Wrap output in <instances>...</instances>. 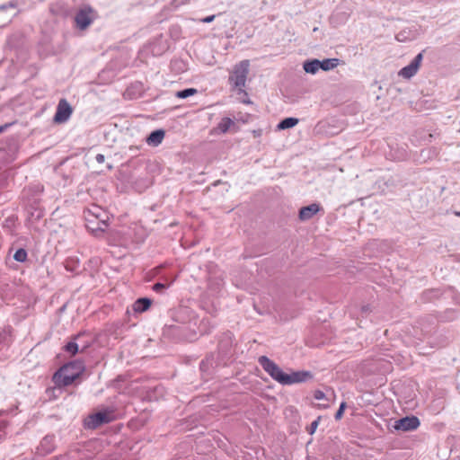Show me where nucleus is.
<instances>
[{
  "mask_svg": "<svg viewBox=\"0 0 460 460\" xmlns=\"http://www.w3.org/2000/svg\"><path fill=\"white\" fill-rule=\"evenodd\" d=\"M64 349H65V351L69 353L71 356H75L79 351L78 344L75 341L68 342L64 347Z\"/></svg>",
  "mask_w": 460,
  "mask_h": 460,
  "instance_id": "19",
  "label": "nucleus"
},
{
  "mask_svg": "<svg viewBox=\"0 0 460 460\" xmlns=\"http://www.w3.org/2000/svg\"><path fill=\"white\" fill-rule=\"evenodd\" d=\"M320 60L313 59L304 63V69L306 73L315 74L320 69Z\"/></svg>",
  "mask_w": 460,
  "mask_h": 460,
  "instance_id": "14",
  "label": "nucleus"
},
{
  "mask_svg": "<svg viewBox=\"0 0 460 460\" xmlns=\"http://www.w3.org/2000/svg\"><path fill=\"white\" fill-rule=\"evenodd\" d=\"M298 123V119L296 118H286L281 120L278 125V129H287L295 127Z\"/></svg>",
  "mask_w": 460,
  "mask_h": 460,
  "instance_id": "17",
  "label": "nucleus"
},
{
  "mask_svg": "<svg viewBox=\"0 0 460 460\" xmlns=\"http://www.w3.org/2000/svg\"><path fill=\"white\" fill-rule=\"evenodd\" d=\"M87 227L92 231L103 232L108 226L106 212L98 206H92L84 212Z\"/></svg>",
  "mask_w": 460,
  "mask_h": 460,
  "instance_id": "4",
  "label": "nucleus"
},
{
  "mask_svg": "<svg viewBox=\"0 0 460 460\" xmlns=\"http://www.w3.org/2000/svg\"><path fill=\"white\" fill-rule=\"evenodd\" d=\"M320 419H321V418L319 417L317 420H314V421L311 423V425H310V427H309V429H308V432H309L310 434H314V433L315 432V430H316V429H317V427H318V425H319Z\"/></svg>",
  "mask_w": 460,
  "mask_h": 460,
  "instance_id": "22",
  "label": "nucleus"
},
{
  "mask_svg": "<svg viewBox=\"0 0 460 460\" xmlns=\"http://www.w3.org/2000/svg\"><path fill=\"white\" fill-rule=\"evenodd\" d=\"M420 426V420L417 417H405L396 421L394 428L398 430L410 431L414 430Z\"/></svg>",
  "mask_w": 460,
  "mask_h": 460,
  "instance_id": "10",
  "label": "nucleus"
},
{
  "mask_svg": "<svg viewBox=\"0 0 460 460\" xmlns=\"http://www.w3.org/2000/svg\"><path fill=\"white\" fill-rule=\"evenodd\" d=\"M85 367L83 361L75 360L62 366L52 377V381L58 387L67 386L73 384L84 372Z\"/></svg>",
  "mask_w": 460,
  "mask_h": 460,
  "instance_id": "2",
  "label": "nucleus"
},
{
  "mask_svg": "<svg viewBox=\"0 0 460 460\" xmlns=\"http://www.w3.org/2000/svg\"><path fill=\"white\" fill-rule=\"evenodd\" d=\"M0 424H1V428H3V429L5 428L7 425V423L5 421H1Z\"/></svg>",
  "mask_w": 460,
  "mask_h": 460,
  "instance_id": "27",
  "label": "nucleus"
},
{
  "mask_svg": "<svg viewBox=\"0 0 460 460\" xmlns=\"http://www.w3.org/2000/svg\"><path fill=\"white\" fill-rule=\"evenodd\" d=\"M215 17H216L215 15L207 16V17L201 19L200 22H204V23H208V22H213Z\"/></svg>",
  "mask_w": 460,
  "mask_h": 460,
  "instance_id": "24",
  "label": "nucleus"
},
{
  "mask_svg": "<svg viewBox=\"0 0 460 460\" xmlns=\"http://www.w3.org/2000/svg\"><path fill=\"white\" fill-rule=\"evenodd\" d=\"M321 210V207L317 203H312L308 206L303 207L299 210L298 217L301 221L311 219Z\"/></svg>",
  "mask_w": 460,
  "mask_h": 460,
  "instance_id": "11",
  "label": "nucleus"
},
{
  "mask_svg": "<svg viewBox=\"0 0 460 460\" xmlns=\"http://www.w3.org/2000/svg\"><path fill=\"white\" fill-rule=\"evenodd\" d=\"M243 102L246 103V104L252 103V102L250 100H248V99H245V101H243Z\"/></svg>",
  "mask_w": 460,
  "mask_h": 460,
  "instance_id": "28",
  "label": "nucleus"
},
{
  "mask_svg": "<svg viewBox=\"0 0 460 460\" xmlns=\"http://www.w3.org/2000/svg\"><path fill=\"white\" fill-rule=\"evenodd\" d=\"M94 20V13L92 8L80 10L75 18L76 26L80 30H85Z\"/></svg>",
  "mask_w": 460,
  "mask_h": 460,
  "instance_id": "8",
  "label": "nucleus"
},
{
  "mask_svg": "<svg viewBox=\"0 0 460 460\" xmlns=\"http://www.w3.org/2000/svg\"><path fill=\"white\" fill-rule=\"evenodd\" d=\"M168 287H169V285H165V284H163V283H155L153 286V290L155 291V292H161L162 290L165 289Z\"/></svg>",
  "mask_w": 460,
  "mask_h": 460,
  "instance_id": "23",
  "label": "nucleus"
},
{
  "mask_svg": "<svg viewBox=\"0 0 460 460\" xmlns=\"http://www.w3.org/2000/svg\"><path fill=\"white\" fill-rule=\"evenodd\" d=\"M320 69H323L324 71H329L331 69L335 68L339 65V59L338 58H328L324 59L323 61H320Z\"/></svg>",
  "mask_w": 460,
  "mask_h": 460,
  "instance_id": "16",
  "label": "nucleus"
},
{
  "mask_svg": "<svg viewBox=\"0 0 460 460\" xmlns=\"http://www.w3.org/2000/svg\"><path fill=\"white\" fill-rule=\"evenodd\" d=\"M115 419L114 410L108 408L90 415L85 421V425L90 429H95L102 424L111 422Z\"/></svg>",
  "mask_w": 460,
  "mask_h": 460,
  "instance_id": "5",
  "label": "nucleus"
},
{
  "mask_svg": "<svg viewBox=\"0 0 460 460\" xmlns=\"http://www.w3.org/2000/svg\"><path fill=\"white\" fill-rule=\"evenodd\" d=\"M152 301L149 298H138L133 305V310L137 313H143L149 309Z\"/></svg>",
  "mask_w": 460,
  "mask_h": 460,
  "instance_id": "13",
  "label": "nucleus"
},
{
  "mask_svg": "<svg viewBox=\"0 0 460 460\" xmlns=\"http://www.w3.org/2000/svg\"><path fill=\"white\" fill-rule=\"evenodd\" d=\"M11 125L12 123H6L4 125L0 126V134L4 132Z\"/></svg>",
  "mask_w": 460,
  "mask_h": 460,
  "instance_id": "25",
  "label": "nucleus"
},
{
  "mask_svg": "<svg viewBox=\"0 0 460 460\" xmlns=\"http://www.w3.org/2000/svg\"><path fill=\"white\" fill-rule=\"evenodd\" d=\"M455 214H456V216L460 217V211L459 212H456Z\"/></svg>",
  "mask_w": 460,
  "mask_h": 460,
  "instance_id": "29",
  "label": "nucleus"
},
{
  "mask_svg": "<svg viewBox=\"0 0 460 460\" xmlns=\"http://www.w3.org/2000/svg\"><path fill=\"white\" fill-rule=\"evenodd\" d=\"M96 160L99 162V163H102L104 161V155H96Z\"/></svg>",
  "mask_w": 460,
  "mask_h": 460,
  "instance_id": "26",
  "label": "nucleus"
},
{
  "mask_svg": "<svg viewBox=\"0 0 460 460\" xmlns=\"http://www.w3.org/2000/svg\"><path fill=\"white\" fill-rule=\"evenodd\" d=\"M164 135L165 133L162 129L155 130L147 137L146 143L149 146H157L163 142Z\"/></svg>",
  "mask_w": 460,
  "mask_h": 460,
  "instance_id": "12",
  "label": "nucleus"
},
{
  "mask_svg": "<svg viewBox=\"0 0 460 460\" xmlns=\"http://www.w3.org/2000/svg\"><path fill=\"white\" fill-rule=\"evenodd\" d=\"M27 252L23 249H18L13 254V259L19 262H24L27 260Z\"/></svg>",
  "mask_w": 460,
  "mask_h": 460,
  "instance_id": "20",
  "label": "nucleus"
},
{
  "mask_svg": "<svg viewBox=\"0 0 460 460\" xmlns=\"http://www.w3.org/2000/svg\"><path fill=\"white\" fill-rule=\"evenodd\" d=\"M314 397L315 400L323 401V402H320L316 404V407L319 409H326L329 407L328 400L325 396V394L321 390H316L314 393Z\"/></svg>",
  "mask_w": 460,
  "mask_h": 460,
  "instance_id": "15",
  "label": "nucleus"
},
{
  "mask_svg": "<svg viewBox=\"0 0 460 460\" xmlns=\"http://www.w3.org/2000/svg\"><path fill=\"white\" fill-rule=\"evenodd\" d=\"M345 408H346V403L345 402H341V405H340L339 410L337 411V412L335 414V419L336 420H341L342 418V415H343Z\"/></svg>",
  "mask_w": 460,
  "mask_h": 460,
  "instance_id": "21",
  "label": "nucleus"
},
{
  "mask_svg": "<svg viewBox=\"0 0 460 460\" xmlns=\"http://www.w3.org/2000/svg\"><path fill=\"white\" fill-rule=\"evenodd\" d=\"M250 72V61L244 59L235 64L229 75L230 84L237 89L239 93H243L247 95L244 88L246 85V80Z\"/></svg>",
  "mask_w": 460,
  "mask_h": 460,
  "instance_id": "3",
  "label": "nucleus"
},
{
  "mask_svg": "<svg viewBox=\"0 0 460 460\" xmlns=\"http://www.w3.org/2000/svg\"><path fill=\"white\" fill-rule=\"evenodd\" d=\"M422 59H423L422 53H419L414 58V59L410 63V65L404 66L403 68H402L399 71L398 75L402 77V78H404V79L411 78L419 71V69L420 67V65H421V62H422Z\"/></svg>",
  "mask_w": 460,
  "mask_h": 460,
  "instance_id": "7",
  "label": "nucleus"
},
{
  "mask_svg": "<svg viewBox=\"0 0 460 460\" xmlns=\"http://www.w3.org/2000/svg\"><path fill=\"white\" fill-rule=\"evenodd\" d=\"M213 131L220 134H226L228 131L237 132L239 131V127L237 126L236 122L231 118L224 117L221 119V120L218 122V124L213 129Z\"/></svg>",
  "mask_w": 460,
  "mask_h": 460,
  "instance_id": "9",
  "label": "nucleus"
},
{
  "mask_svg": "<svg viewBox=\"0 0 460 460\" xmlns=\"http://www.w3.org/2000/svg\"><path fill=\"white\" fill-rule=\"evenodd\" d=\"M73 113V108L66 99H61L57 106V111L54 115V121L61 124L68 120Z\"/></svg>",
  "mask_w": 460,
  "mask_h": 460,
  "instance_id": "6",
  "label": "nucleus"
},
{
  "mask_svg": "<svg viewBox=\"0 0 460 460\" xmlns=\"http://www.w3.org/2000/svg\"><path fill=\"white\" fill-rule=\"evenodd\" d=\"M259 363L262 368L278 383L281 385H293L305 382L312 378V375L308 371H296L287 374L272 360L266 356L259 358Z\"/></svg>",
  "mask_w": 460,
  "mask_h": 460,
  "instance_id": "1",
  "label": "nucleus"
},
{
  "mask_svg": "<svg viewBox=\"0 0 460 460\" xmlns=\"http://www.w3.org/2000/svg\"><path fill=\"white\" fill-rule=\"evenodd\" d=\"M197 89L195 88H188V89H185V90H182V91H178L175 93V97L179 98V99H185V98H188L190 96H192L194 94L197 93Z\"/></svg>",
  "mask_w": 460,
  "mask_h": 460,
  "instance_id": "18",
  "label": "nucleus"
}]
</instances>
